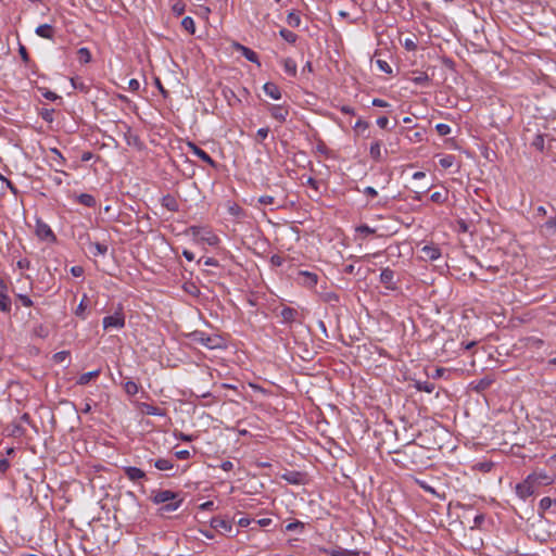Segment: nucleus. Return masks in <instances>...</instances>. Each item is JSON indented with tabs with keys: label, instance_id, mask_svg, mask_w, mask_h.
Instances as JSON below:
<instances>
[{
	"label": "nucleus",
	"instance_id": "e2e57ef3",
	"mask_svg": "<svg viewBox=\"0 0 556 556\" xmlns=\"http://www.w3.org/2000/svg\"><path fill=\"white\" fill-rule=\"evenodd\" d=\"M377 125L380 127V128H387L388 125H389V119L387 116H380L377 118L376 121Z\"/></svg>",
	"mask_w": 556,
	"mask_h": 556
},
{
	"label": "nucleus",
	"instance_id": "9d476101",
	"mask_svg": "<svg viewBox=\"0 0 556 556\" xmlns=\"http://www.w3.org/2000/svg\"><path fill=\"white\" fill-rule=\"evenodd\" d=\"M394 276L395 273L391 268L386 267L381 270L379 280L386 287V289L390 291H396L399 286L394 280Z\"/></svg>",
	"mask_w": 556,
	"mask_h": 556
},
{
	"label": "nucleus",
	"instance_id": "7c9ffc66",
	"mask_svg": "<svg viewBox=\"0 0 556 556\" xmlns=\"http://www.w3.org/2000/svg\"><path fill=\"white\" fill-rule=\"evenodd\" d=\"M181 26L191 35L195 33V24L191 16L184 17L181 21Z\"/></svg>",
	"mask_w": 556,
	"mask_h": 556
},
{
	"label": "nucleus",
	"instance_id": "0eeeda50",
	"mask_svg": "<svg viewBox=\"0 0 556 556\" xmlns=\"http://www.w3.org/2000/svg\"><path fill=\"white\" fill-rule=\"evenodd\" d=\"M296 281L303 287L313 289L318 282V275L308 270H300L298 273Z\"/></svg>",
	"mask_w": 556,
	"mask_h": 556
},
{
	"label": "nucleus",
	"instance_id": "f257e3e1",
	"mask_svg": "<svg viewBox=\"0 0 556 556\" xmlns=\"http://www.w3.org/2000/svg\"><path fill=\"white\" fill-rule=\"evenodd\" d=\"M151 501L155 505H161L159 508L160 515H166L176 511L182 504L180 494L170 490L153 491Z\"/></svg>",
	"mask_w": 556,
	"mask_h": 556
},
{
	"label": "nucleus",
	"instance_id": "a211bd4d",
	"mask_svg": "<svg viewBox=\"0 0 556 556\" xmlns=\"http://www.w3.org/2000/svg\"><path fill=\"white\" fill-rule=\"evenodd\" d=\"M263 90L266 96H268L269 98H271L274 100L281 99L280 88L275 83L268 81V83L264 84Z\"/></svg>",
	"mask_w": 556,
	"mask_h": 556
},
{
	"label": "nucleus",
	"instance_id": "39448f33",
	"mask_svg": "<svg viewBox=\"0 0 556 556\" xmlns=\"http://www.w3.org/2000/svg\"><path fill=\"white\" fill-rule=\"evenodd\" d=\"M103 329L109 330L111 328L122 329L125 327V316L122 309L115 312L113 315L105 316L102 320Z\"/></svg>",
	"mask_w": 556,
	"mask_h": 556
},
{
	"label": "nucleus",
	"instance_id": "680f3d73",
	"mask_svg": "<svg viewBox=\"0 0 556 556\" xmlns=\"http://www.w3.org/2000/svg\"><path fill=\"white\" fill-rule=\"evenodd\" d=\"M428 81H429V77L427 74H421L414 78V83L417 85H424V84H427Z\"/></svg>",
	"mask_w": 556,
	"mask_h": 556
},
{
	"label": "nucleus",
	"instance_id": "bb28decb",
	"mask_svg": "<svg viewBox=\"0 0 556 556\" xmlns=\"http://www.w3.org/2000/svg\"><path fill=\"white\" fill-rule=\"evenodd\" d=\"M91 252L94 256L105 255L108 252V245L100 242H90Z\"/></svg>",
	"mask_w": 556,
	"mask_h": 556
},
{
	"label": "nucleus",
	"instance_id": "58836bf2",
	"mask_svg": "<svg viewBox=\"0 0 556 556\" xmlns=\"http://www.w3.org/2000/svg\"><path fill=\"white\" fill-rule=\"evenodd\" d=\"M10 435H13L15 438L23 437L25 434V429L17 422H13L11 426Z\"/></svg>",
	"mask_w": 556,
	"mask_h": 556
},
{
	"label": "nucleus",
	"instance_id": "7ed1b4c3",
	"mask_svg": "<svg viewBox=\"0 0 556 556\" xmlns=\"http://www.w3.org/2000/svg\"><path fill=\"white\" fill-rule=\"evenodd\" d=\"M187 232L190 233L194 240L207 243L212 247L217 245L220 241L218 236L206 227L192 225L188 228Z\"/></svg>",
	"mask_w": 556,
	"mask_h": 556
},
{
	"label": "nucleus",
	"instance_id": "cd10ccee",
	"mask_svg": "<svg viewBox=\"0 0 556 556\" xmlns=\"http://www.w3.org/2000/svg\"><path fill=\"white\" fill-rule=\"evenodd\" d=\"M283 479L292 484H300L303 480L302 473L298 471H290L283 475Z\"/></svg>",
	"mask_w": 556,
	"mask_h": 556
},
{
	"label": "nucleus",
	"instance_id": "72a5a7b5",
	"mask_svg": "<svg viewBox=\"0 0 556 556\" xmlns=\"http://www.w3.org/2000/svg\"><path fill=\"white\" fill-rule=\"evenodd\" d=\"M447 190L435 191L431 194L430 199L434 203H444L447 200Z\"/></svg>",
	"mask_w": 556,
	"mask_h": 556
},
{
	"label": "nucleus",
	"instance_id": "5701e85b",
	"mask_svg": "<svg viewBox=\"0 0 556 556\" xmlns=\"http://www.w3.org/2000/svg\"><path fill=\"white\" fill-rule=\"evenodd\" d=\"M78 203L87 207H94L97 204L96 198L89 193H80L76 197Z\"/></svg>",
	"mask_w": 556,
	"mask_h": 556
},
{
	"label": "nucleus",
	"instance_id": "de8ad7c7",
	"mask_svg": "<svg viewBox=\"0 0 556 556\" xmlns=\"http://www.w3.org/2000/svg\"><path fill=\"white\" fill-rule=\"evenodd\" d=\"M492 382H493V380H492V379H490V378H488V377L482 378V379L478 382V384H477L476 389H477V390H479V391H483V390L488 389V388L492 384Z\"/></svg>",
	"mask_w": 556,
	"mask_h": 556
},
{
	"label": "nucleus",
	"instance_id": "5fc2aeb1",
	"mask_svg": "<svg viewBox=\"0 0 556 556\" xmlns=\"http://www.w3.org/2000/svg\"><path fill=\"white\" fill-rule=\"evenodd\" d=\"M268 132H269V128H267V127L260 128L256 132L257 140L258 141L265 140L268 136Z\"/></svg>",
	"mask_w": 556,
	"mask_h": 556
},
{
	"label": "nucleus",
	"instance_id": "e433bc0d",
	"mask_svg": "<svg viewBox=\"0 0 556 556\" xmlns=\"http://www.w3.org/2000/svg\"><path fill=\"white\" fill-rule=\"evenodd\" d=\"M124 390L128 395H135L139 391V386L135 381H127L124 384Z\"/></svg>",
	"mask_w": 556,
	"mask_h": 556
},
{
	"label": "nucleus",
	"instance_id": "473e14b6",
	"mask_svg": "<svg viewBox=\"0 0 556 556\" xmlns=\"http://www.w3.org/2000/svg\"><path fill=\"white\" fill-rule=\"evenodd\" d=\"M422 251L426 254V256H428L432 261L439 258L441 255L440 250L435 247L426 245L424 247Z\"/></svg>",
	"mask_w": 556,
	"mask_h": 556
},
{
	"label": "nucleus",
	"instance_id": "774afa93",
	"mask_svg": "<svg viewBox=\"0 0 556 556\" xmlns=\"http://www.w3.org/2000/svg\"><path fill=\"white\" fill-rule=\"evenodd\" d=\"M329 554L331 556H346V551L345 549H342V548H336V549H331L329 552Z\"/></svg>",
	"mask_w": 556,
	"mask_h": 556
},
{
	"label": "nucleus",
	"instance_id": "0e129e2a",
	"mask_svg": "<svg viewBox=\"0 0 556 556\" xmlns=\"http://www.w3.org/2000/svg\"><path fill=\"white\" fill-rule=\"evenodd\" d=\"M128 88L131 90V91H138L139 88H140V83L135 79V78H131L129 81H128Z\"/></svg>",
	"mask_w": 556,
	"mask_h": 556
},
{
	"label": "nucleus",
	"instance_id": "a18cd8bd",
	"mask_svg": "<svg viewBox=\"0 0 556 556\" xmlns=\"http://www.w3.org/2000/svg\"><path fill=\"white\" fill-rule=\"evenodd\" d=\"M435 130L440 136H447L451 134L452 129L450 125L440 123L435 125Z\"/></svg>",
	"mask_w": 556,
	"mask_h": 556
},
{
	"label": "nucleus",
	"instance_id": "423d86ee",
	"mask_svg": "<svg viewBox=\"0 0 556 556\" xmlns=\"http://www.w3.org/2000/svg\"><path fill=\"white\" fill-rule=\"evenodd\" d=\"M515 490H516L517 496L520 500L526 501L527 498H529L530 496H532L534 494L535 485L527 477L523 481H521L520 483H518L516 485Z\"/></svg>",
	"mask_w": 556,
	"mask_h": 556
},
{
	"label": "nucleus",
	"instance_id": "a19ab883",
	"mask_svg": "<svg viewBox=\"0 0 556 556\" xmlns=\"http://www.w3.org/2000/svg\"><path fill=\"white\" fill-rule=\"evenodd\" d=\"M304 529V523L300 520H294L286 526V531H300L302 532Z\"/></svg>",
	"mask_w": 556,
	"mask_h": 556
},
{
	"label": "nucleus",
	"instance_id": "c03bdc74",
	"mask_svg": "<svg viewBox=\"0 0 556 556\" xmlns=\"http://www.w3.org/2000/svg\"><path fill=\"white\" fill-rule=\"evenodd\" d=\"M172 11L174 14H176L177 16H180L185 13L186 11V4L182 2V1H177L173 4L172 7Z\"/></svg>",
	"mask_w": 556,
	"mask_h": 556
},
{
	"label": "nucleus",
	"instance_id": "f704fd0d",
	"mask_svg": "<svg viewBox=\"0 0 556 556\" xmlns=\"http://www.w3.org/2000/svg\"><path fill=\"white\" fill-rule=\"evenodd\" d=\"M87 295L84 294L80 303L78 304L77 308L75 309V315L79 318H81L83 320L86 319V314H85V311H86V307H87Z\"/></svg>",
	"mask_w": 556,
	"mask_h": 556
},
{
	"label": "nucleus",
	"instance_id": "69168bd1",
	"mask_svg": "<svg viewBox=\"0 0 556 556\" xmlns=\"http://www.w3.org/2000/svg\"><path fill=\"white\" fill-rule=\"evenodd\" d=\"M71 274L74 277H81L84 275V268L81 266H73L71 268Z\"/></svg>",
	"mask_w": 556,
	"mask_h": 556
},
{
	"label": "nucleus",
	"instance_id": "c85d7f7f",
	"mask_svg": "<svg viewBox=\"0 0 556 556\" xmlns=\"http://www.w3.org/2000/svg\"><path fill=\"white\" fill-rule=\"evenodd\" d=\"M279 35L289 43H295L298 35L287 28H281Z\"/></svg>",
	"mask_w": 556,
	"mask_h": 556
},
{
	"label": "nucleus",
	"instance_id": "49530a36",
	"mask_svg": "<svg viewBox=\"0 0 556 556\" xmlns=\"http://www.w3.org/2000/svg\"><path fill=\"white\" fill-rule=\"evenodd\" d=\"M454 156L453 155H446L444 157H442L440 161H439V164L443 167V168H450L453 166L454 164Z\"/></svg>",
	"mask_w": 556,
	"mask_h": 556
},
{
	"label": "nucleus",
	"instance_id": "f8f14e48",
	"mask_svg": "<svg viewBox=\"0 0 556 556\" xmlns=\"http://www.w3.org/2000/svg\"><path fill=\"white\" fill-rule=\"evenodd\" d=\"M210 526L222 534L230 533L233 528L231 521L222 517H213L210 521Z\"/></svg>",
	"mask_w": 556,
	"mask_h": 556
},
{
	"label": "nucleus",
	"instance_id": "a878e982",
	"mask_svg": "<svg viewBox=\"0 0 556 556\" xmlns=\"http://www.w3.org/2000/svg\"><path fill=\"white\" fill-rule=\"evenodd\" d=\"M154 467L161 471L172 470L174 468V462L168 458H159L154 462Z\"/></svg>",
	"mask_w": 556,
	"mask_h": 556
},
{
	"label": "nucleus",
	"instance_id": "393cba45",
	"mask_svg": "<svg viewBox=\"0 0 556 556\" xmlns=\"http://www.w3.org/2000/svg\"><path fill=\"white\" fill-rule=\"evenodd\" d=\"M11 299L8 295V291H0V311L3 313L11 312Z\"/></svg>",
	"mask_w": 556,
	"mask_h": 556
},
{
	"label": "nucleus",
	"instance_id": "13d9d810",
	"mask_svg": "<svg viewBox=\"0 0 556 556\" xmlns=\"http://www.w3.org/2000/svg\"><path fill=\"white\" fill-rule=\"evenodd\" d=\"M418 390L431 393L434 390V386L429 382H425L424 384L418 383Z\"/></svg>",
	"mask_w": 556,
	"mask_h": 556
},
{
	"label": "nucleus",
	"instance_id": "c756f323",
	"mask_svg": "<svg viewBox=\"0 0 556 556\" xmlns=\"http://www.w3.org/2000/svg\"><path fill=\"white\" fill-rule=\"evenodd\" d=\"M78 61L83 64H87L91 61V53L88 48H80L77 51Z\"/></svg>",
	"mask_w": 556,
	"mask_h": 556
},
{
	"label": "nucleus",
	"instance_id": "c9c22d12",
	"mask_svg": "<svg viewBox=\"0 0 556 556\" xmlns=\"http://www.w3.org/2000/svg\"><path fill=\"white\" fill-rule=\"evenodd\" d=\"M287 23L291 27H299L301 24V17L295 12H290L287 16Z\"/></svg>",
	"mask_w": 556,
	"mask_h": 556
},
{
	"label": "nucleus",
	"instance_id": "79ce46f5",
	"mask_svg": "<svg viewBox=\"0 0 556 556\" xmlns=\"http://www.w3.org/2000/svg\"><path fill=\"white\" fill-rule=\"evenodd\" d=\"M553 504H556V500H553L548 496L541 498L539 507L541 510L545 511L552 507Z\"/></svg>",
	"mask_w": 556,
	"mask_h": 556
},
{
	"label": "nucleus",
	"instance_id": "338daca9",
	"mask_svg": "<svg viewBox=\"0 0 556 556\" xmlns=\"http://www.w3.org/2000/svg\"><path fill=\"white\" fill-rule=\"evenodd\" d=\"M9 468H10V462L7 458H0L1 473H5Z\"/></svg>",
	"mask_w": 556,
	"mask_h": 556
},
{
	"label": "nucleus",
	"instance_id": "ddd939ff",
	"mask_svg": "<svg viewBox=\"0 0 556 556\" xmlns=\"http://www.w3.org/2000/svg\"><path fill=\"white\" fill-rule=\"evenodd\" d=\"M268 110L270 116L280 123H285L289 116V109L283 105L273 104Z\"/></svg>",
	"mask_w": 556,
	"mask_h": 556
},
{
	"label": "nucleus",
	"instance_id": "dca6fc26",
	"mask_svg": "<svg viewBox=\"0 0 556 556\" xmlns=\"http://www.w3.org/2000/svg\"><path fill=\"white\" fill-rule=\"evenodd\" d=\"M123 470H124L125 476L130 481H134V482L147 478L146 472L138 467L127 466V467H124Z\"/></svg>",
	"mask_w": 556,
	"mask_h": 556
},
{
	"label": "nucleus",
	"instance_id": "4be33fe9",
	"mask_svg": "<svg viewBox=\"0 0 556 556\" xmlns=\"http://www.w3.org/2000/svg\"><path fill=\"white\" fill-rule=\"evenodd\" d=\"M298 315H299L298 311L295 308L289 307V306H285L280 312V316H281L283 323L294 321Z\"/></svg>",
	"mask_w": 556,
	"mask_h": 556
},
{
	"label": "nucleus",
	"instance_id": "f03ea898",
	"mask_svg": "<svg viewBox=\"0 0 556 556\" xmlns=\"http://www.w3.org/2000/svg\"><path fill=\"white\" fill-rule=\"evenodd\" d=\"M191 342L200 344L208 350L220 349L223 339L216 334H207L201 330H194L188 334Z\"/></svg>",
	"mask_w": 556,
	"mask_h": 556
},
{
	"label": "nucleus",
	"instance_id": "3c124183",
	"mask_svg": "<svg viewBox=\"0 0 556 556\" xmlns=\"http://www.w3.org/2000/svg\"><path fill=\"white\" fill-rule=\"evenodd\" d=\"M257 201L261 205H269L275 202V198L271 195H262Z\"/></svg>",
	"mask_w": 556,
	"mask_h": 556
},
{
	"label": "nucleus",
	"instance_id": "603ef678",
	"mask_svg": "<svg viewBox=\"0 0 556 556\" xmlns=\"http://www.w3.org/2000/svg\"><path fill=\"white\" fill-rule=\"evenodd\" d=\"M41 94L45 99L50 101H55L56 99H60V96L48 89H45V91Z\"/></svg>",
	"mask_w": 556,
	"mask_h": 556
},
{
	"label": "nucleus",
	"instance_id": "1a4fd4ad",
	"mask_svg": "<svg viewBox=\"0 0 556 556\" xmlns=\"http://www.w3.org/2000/svg\"><path fill=\"white\" fill-rule=\"evenodd\" d=\"M187 147L189 151L202 160L204 163L208 164L211 167L216 168L217 163L210 156V154L203 149L199 148L195 143L188 141Z\"/></svg>",
	"mask_w": 556,
	"mask_h": 556
},
{
	"label": "nucleus",
	"instance_id": "2eb2a0df",
	"mask_svg": "<svg viewBox=\"0 0 556 556\" xmlns=\"http://www.w3.org/2000/svg\"><path fill=\"white\" fill-rule=\"evenodd\" d=\"M138 407L141 410V413L149 415V416L164 417L166 415L165 409L157 407V406H153V405L144 403V402L139 403Z\"/></svg>",
	"mask_w": 556,
	"mask_h": 556
},
{
	"label": "nucleus",
	"instance_id": "aec40b11",
	"mask_svg": "<svg viewBox=\"0 0 556 556\" xmlns=\"http://www.w3.org/2000/svg\"><path fill=\"white\" fill-rule=\"evenodd\" d=\"M35 33H36L37 36H39L41 38H45V39H49V40H52L53 37H54V28L50 24L39 25L35 29Z\"/></svg>",
	"mask_w": 556,
	"mask_h": 556
},
{
	"label": "nucleus",
	"instance_id": "052dcab7",
	"mask_svg": "<svg viewBox=\"0 0 556 556\" xmlns=\"http://www.w3.org/2000/svg\"><path fill=\"white\" fill-rule=\"evenodd\" d=\"M404 47L408 50V51H414L417 46H416V42L414 41V39L412 38H406L405 41H404Z\"/></svg>",
	"mask_w": 556,
	"mask_h": 556
},
{
	"label": "nucleus",
	"instance_id": "4d7b16f0",
	"mask_svg": "<svg viewBox=\"0 0 556 556\" xmlns=\"http://www.w3.org/2000/svg\"><path fill=\"white\" fill-rule=\"evenodd\" d=\"M34 332L36 336L40 337V338H46L48 337V329L46 327H43L42 325L36 327L34 329Z\"/></svg>",
	"mask_w": 556,
	"mask_h": 556
},
{
	"label": "nucleus",
	"instance_id": "864d4df0",
	"mask_svg": "<svg viewBox=\"0 0 556 556\" xmlns=\"http://www.w3.org/2000/svg\"><path fill=\"white\" fill-rule=\"evenodd\" d=\"M18 53L22 58V60L25 62V63H28L30 61L29 59V54L27 52V49L25 48V46L23 45H20L18 47Z\"/></svg>",
	"mask_w": 556,
	"mask_h": 556
},
{
	"label": "nucleus",
	"instance_id": "b1692460",
	"mask_svg": "<svg viewBox=\"0 0 556 556\" xmlns=\"http://www.w3.org/2000/svg\"><path fill=\"white\" fill-rule=\"evenodd\" d=\"M100 372H101L100 369H97V370L88 371V372L80 375L77 380V384L85 386V384L89 383L92 379L98 378L100 376Z\"/></svg>",
	"mask_w": 556,
	"mask_h": 556
},
{
	"label": "nucleus",
	"instance_id": "37998d69",
	"mask_svg": "<svg viewBox=\"0 0 556 556\" xmlns=\"http://www.w3.org/2000/svg\"><path fill=\"white\" fill-rule=\"evenodd\" d=\"M369 127V123L366 121H363L362 118H358L353 126L354 130L359 135L363 134L365 130H367Z\"/></svg>",
	"mask_w": 556,
	"mask_h": 556
},
{
	"label": "nucleus",
	"instance_id": "6e6d98bb",
	"mask_svg": "<svg viewBox=\"0 0 556 556\" xmlns=\"http://www.w3.org/2000/svg\"><path fill=\"white\" fill-rule=\"evenodd\" d=\"M17 299L21 301L22 305L26 307H30L33 305V301L28 295L17 294Z\"/></svg>",
	"mask_w": 556,
	"mask_h": 556
},
{
	"label": "nucleus",
	"instance_id": "9b49d317",
	"mask_svg": "<svg viewBox=\"0 0 556 556\" xmlns=\"http://www.w3.org/2000/svg\"><path fill=\"white\" fill-rule=\"evenodd\" d=\"M527 477L533 482L535 489L540 485H549L554 482V478L544 470L534 471Z\"/></svg>",
	"mask_w": 556,
	"mask_h": 556
},
{
	"label": "nucleus",
	"instance_id": "ea45409f",
	"mask_svg": "<svg viewBox=\"0 0 556 556\" xmlns=\"http://www.w3.org/2000/svg\"><path fill=\"white\" fill-rule=\"evenodd\" d=\"M544 142H545L544 135L538 134L534 137V139L532 140L531 146L534 147L539 151H543L544 150Z\"/></svg>",
	"mask_w": 556,
	"mask_h": 556
},
{
	"label": "nucleus",
	"instance_id": "6ab92c4d",
	"mask_svg": "<svg viewBox=\"0 0 556 556\" xmlns=\"http://www.w3.org/2000/svg\"><path fill=\"white\" fill-rule=\"evenodd\" d=\"M280 64L282 65L285 72L291 76L295 77L298 74V65L295 61L291 58H283L280 60Z\"/></svg>",
	"mask_w": 556,
	"mask_h": 556
},
{
	"label": "nucleus",
	"instance_id": "8fccbe9b",
	"mask_svg": "<svg viewBox=\"0 0 556 556\" xmlns=\"http://www.w3.org/2000/svg\"><path fill=\"white\" fill-rule=\"evenodd\" d=\"M356 231L358 233H364V235H372L375 233V229L374 228H370L368 225H361L356 228Z\"/></svg>",
	"mask_w": 556,
	"mask_h": 556
},
{
	"label": "nucleus",
	"instance_id": "20e7f679",
	"mask_svg": "<svg viewBox=\"0 0 556 556\" xmlns=\"http://www.w3.org/2000/svg\"><path fill=\"white\" fill-rule=\"evenodd\" d=\"M49 166L52 167L56 173L67 175L62 168L66 165V159L63 156L61 151L56 148H51L48 155Z\"/></svg>",
	"mask_w": 556,
	"mask_h": 556
},
{
	"label": "nucleus",
	"instance_id": "412c9836",
	"mask_svg": "<svg viewBox=\"0 0 556 556\" xmlns=\"http://www.w3.org/2000/svg\"><path fill=\"white\" fill-rule=\"evenodd\" d=\"M381 148H382V143L380 140H375L370 144L369 154H370V157L376 162H379L382 159Z\"/></svg>",
	"mask_w": 556,
	"mask_h": 556
},
{
	"label": "nucleus",
	"instance_id": "f3484780",
	"mask_svg": "<svg viewBox=\"0 0 556 556\" xmlns=\"http://www.w3.org/2000/svg\"><path fill=\"white\" fill-rule=\"evenodd\" d=\"M161 204L169 212H178L179 204L177 199L173 194H165L161 199Z\"/></svg>",
	"mask_w": 556,
	"mask_h": 556
},
{
	"label": "nucleus",
	"instance_id": "09e8293b",
	"mask_svg": "<svg viewBox=\"0 0 556 556\" xmlns=\"http://www.w3.org/2000/svg\"><path fill=\"white\" fill-rule=\"evenodd\" d=\"M377 65H378V67L382 72H384L387 74H391L392 73V68H391L390 64L387 61H384V60H377Z\"/></svg>",
	"mask_w": 556,
	"mask_h": 556
},
{
	"label": "nucleus",
	"instance_id": "2f4dec72",
	"mask_svg": "<svg viewBox=\"0 0 556 556\" xmlns=\"http://www.w3.org/2000/svg\"><path fill=\"white\" fill-rule=\"evenodd\" d=\"M547 235L554 236L556 233V217L548 218L542 226Z\"/></svg>",
	"mask_w": 556,
	"mask_h": 556
},
{
	"label": "nucleus",
	"instance_id": "4c0bfd02",
	"mask_svg": "<svg viewBox=\"0 0 556 556\" xmlns=\"http://www.w3.org/2000/svg\"><path fill=\"white\" fill-rule=\"evenodd\" d=\"M71 84L72 86L81 91V92H85L87 93L89 91V87L85 84V81H83L81 79H78V78H71Z\"/></svg>",
	"mask_w": 556,
	"mask_h": 556
},
{
	"label": "nucleus",
	"instance_id": "bf43d9fd",
	"mask_svg": "<svg viewBox=\"0 0 556 556\" xmlns=\"http://www.w3.org/2000/svg\"><path fill=\"white\" fill-rule=\"evenodd\" d=\"M175 456L178 459H188V458H190L191 454L188 450H180L175 453Z\"/></svg>",
	"mask_w": 556,
	"mask_h": 556
},
{
	"label": "nucleus",
	"instance_id": "6e6552de",
	"mask_svg": "<svg viewBox=\"0 0 556 556\" xmlns=\"http://www.w3.org/2000/svg\"><path fill=\"white\" fill-rule=\"evenodd\" d=\"M36 235L41 240H47L51 242H54L56 240V237L52 231L51 227L41 219H37L36 222Z\"/></svg>",
	"mask_w": 556,
	"mask_h": 556
},
{
	"label": "nucleus",
	"instance_id": "4468645a",
	"mask_svg": "<svg viewBox=\"0 0 556 556\" xmlns=\"http://www.w3.org/2000/svg\"><path fill=\"white\" fill-rule=\"evenodd\" d=\"M233 48L236 51L240 52L248 61L260 65L258 55L255 51L238 42L233 45Z\"/></svg>",
	"mask_w": 556,
	"mask_h": 556
}]
</instances>
